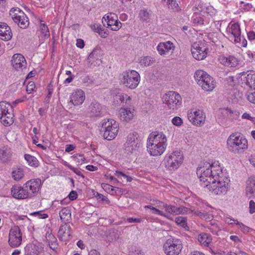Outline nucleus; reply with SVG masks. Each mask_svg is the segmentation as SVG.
I'll return each instance as SVG.
<instances>
[{
  "label": "nucleus",
  "mask_w": 255,
  "mask_h": 255,
  "mask_svg": "<svg viewBox=\"0 0 255 255\" xmlns=\"http://www.w3.org/2000/svg\"><path fill=\"white\" fill-rule=\"evenodd\" d=\"M145 208H148L150 209L151 211V213L152 214L159 215L160 216H162L163 217H166L167 219H170L169 216L168 215H167L166 214H164L162 211L151 206L150 205H146L144 207Z\"/></svg>",
  "instance_id": "37998d69"
},
{
  "label": "nucleus",
  "mask_w": 255,
  "mask_h": 255,
  "mask_svg": "<svg viewBox=\"0 0 255 255\" xmlns=\"http://www.w3.org/2000/svg\"><path fill=\"white\" fill-rule=\"evenodd\" d=\"M163 207L165 211L170 214L176 215L184 214L187 212L188 209L185 207H177L174 205L163 204Z\"/></svg>",
  "instance_id": "b1692460"
},
{
  "label": "nucleus",
  "mask_w": 255,
  "mask_h": 255,
  "mask_svg": "<svg viewBox=\"0 0 255 255\" xmlns=\"http://www.w3.org/2000/svg\"><path fill=\"white\" fill-rule=\"evenodd\" d=\"M25 255H38V247L34 245H28L25 248Z\"/></svg>",
  "instance_id": "e433bc0d"
},
{
  "label": "nucleus",
  "mask_w": 255,
  "mask_h": 255,
  "mask_svg": "<svg viewBox=\"0 0 255 255\" xmlns=\"http://www.w3.org/2000/svg\"><path fill=\"white\" fill-rule=\"evenodd\" d=\"M10 27L4 22H0V38L4 41H8L12 38Z\"/></svg>",
  "instance_id": "5701e85b"
},
{
  "label": "nucleus",
  "mask_w": 255,
  "mask_h": 255,
  "mask_svg": "<svg viewBox=\"0 0 255 255\" xmlns=\"http://www.w3.org/2000/svg\"><path fill=\"white\" fill-rule=\"evenodd\" d=\"M189 120L197 126H202L205 121V115L202 111L199 110L194 111L191 110L187 114Z\"/></svg>",
  "instance_id": "f3484780"
},
{
  "label": "nucleus",
  "mask_w": 255,
  "mask_h": 255,
  "mask_svg": "<svg viewBox=\"0 0 255 255\" xmlns=\"http://www.w3.org/2000/svg\"><path fill=\"white\" fill-rule=\"evenodd\" d=\"M89 109L91 116L100 117L102 115V107L101 104L98 102H95L92 103L89 106Z\"/></svg>",
  "instance_id": "c85d7f7f"
},
{
  "label": "nucleus",
  "mask_w": 255,
  "mask_h": 255,
  "mask_svg": "<svg viewBox=\"0 0 255 255\" xmlns=\"http://www.w3.org/2000/svg\"><path fill=\"white\" fill-rule=\"evenodd\" d=\"M10 15L14 22L20 28L25 29L28 26L29 24L28 18L19 8H12L10 11Z\"/></svg>",
  "instance_id": "ddd939ff"
},
{
  "label": "nucleus",
  "mask_w": 255,
  "mask_h": 255,
  "mask_svg": "<svg viewBox=\"0 0 255 255\" xmlns=\"http://www.w3.org/2000/svg\"><path fill=\"white\" fill-rule=\"evenodd\" d=\"M69 199L71 200H74L77 198V194L76 191H72L69 195Z\"/></svg>",
  "instance_id": "338daca9"
},
{
  "label": "nucleus",
  "mask_w": 255,
  "mask_h": 255,
  "mask_svg": "<svg viewBox=\"0 0 255 255\" xmlns=\"http://www.w3.org/2000/svg\"><path fill=\"white\" fill-rule=\"evenodd\" d=\"M250 213L253 214L255 213V202L253 200H251L249 203Z\"/></svg>",
  "instance_id": "052dcab7"
},
{
  "label": "nucleus",
  "mask_w": 255,
  "mask_h": 255,
  "mask_svg": "<svg viewBox=\"0 0 255 255\" xmlns=\"http://www.w3.org/2000/svg\"><path fill=\"white\" fill-rule=\"evenodd\" d=\"M134 110L131 108H121L120 111L119 117L123 121L128 122L133 117Z\"/></svg>",
  "instance_id": "cd10ccee"
},
{
  "label": "nucleus",
  "mask_w": 255,
  "mask_h": 255,
  "mask_svg": "<svg viewBox=\"0 0 255 255\" xmlns=\"http://www.w3.org/2000/svg\"><path fill=\"white\" fill-rule=\"evenodd\" d=\"M235 224L238 225L244 232H249L250 228L244 225L243 223L240 222L238 221H236V222H235Z\"/></svg>",
  "instance_id": "4d7b16f0"
},
{
  "label": "nucleus",
  "mask_w": 255,
  "mask_h": 255,
  "mask_svg": "<svg viewBox=\"0 0 255 255\" xmlns=\"http://www.w3.org/2000/svg\"><path fill=\"white\" fill-rule=\"evenodd\" d=\"M70 102L74 106L82 104L85 99V93L81 89L73 91L70 96Z\"/></svg>",
  "instance_id": "412c9836"
},
{
  "label": "nucleus",
  "mask_w": 255,
  "mask_h": 255,
  "mask_svg": "<svg viewBox=\"0 0 255 255\" xmlns=\"http://www.w3.org/2000/svg\"><path fill=\"white\" fill-rule=\"evenodd\" d=\"M193 213L197 216L207 221H211L213 218V216L211 214L207 212L197 210H194Z\"/></svg>",
  "instance_id": "f704fd0d"
},
{
  "label": "nucleus",
  "mask_w": 255,
  "mask_h": 255,
  "mask_svg": "<svg viewBox=\"0 0 255 255\" xmlns=\"http://www.w3.org/2000/svg\"><path fill=\"white\" fill-rule=\"evenodd\" d=\"M140 138L136 132H130L128 136L125 143V150L128 153L137 151L140 146Z\"/></svg>",
  "instance_id": "f8f14e48"
},
{
  "label": "nucleus",
  "mask_w": 255,
  "mask_h": 255,
  "mask_svg": "<svg viewBox=\"0 0 255 255\" xmlns=\"http://www.w3.org/2000/svg\"><path fill=\"white\" fill-rule=\"evenodd\" d=\"M41 185V181L39 178L30 180L24 184L29 198L37 194L39 190Z\"/></svg>",
  "instance_id": "a211bd4d"
},
{
  "label": "nucleus",
  "mask_w": 255,
  "mask_h": 255,
  "mask_svg": "<svg viewBox=\"0 0 255 255\" xmlns=\"http://www.w3.org/2000/svg\"><path fill=\"white\" fill-rule=\"evenodd\" d=\"M198 241L205 247H209L212 241L211 236L206 233L200 234L198 236Z\"/></svg>",
  "instance_id": "473e14b6"
},
{
  "label": "nucleus",
  "mask_w": 255,
  "mask_h": 255,
  "mask_svg": "<svg viewBox=\"0 0 255 255\" xmlns=\"http://www.w3.org/2000/svg\"><path fill=\"white\" fill-rule=\"evenodd\" d=\"M35 88V85L34 82H30L26 86V92L28 94L31 93Z\"/></svg>",
  "instance_id": "864d4df0"
},
{
  "label": "nucleus",
  "mask_w": 255,
  "mask_h": 255,
  "mask_svg": "<svg viewBox=\"0 0 255 255\" xmlns=\"http://www.w3.org/2000/svg\"><path fill=\"white\" fill-rule=\"evenodd\" d=\"M175 222L178 225L187 230H188L189 227L187 226V218L186 217L178 216L175 218Z\"/></svg>",
  "instance_id": "58836bf2"
},
{
  "label": "nucleus",
  "mask_w": 255,
  "mask_h": 255,
  "mask_svg": "<svg viewBox=\"0 0 255 255\" xmlns=\"http://www.w3.org/2000/svg\"><path fill=\"white\" fill-rule=\"evenodd\" d=\"M182 242L179 239L169 238L164 242L163 251L166 255H179L182 250Z\"/></svg>",
  "instance_id": "9d476101"
},
{
  "label": "nucleus",
  "mask_w": 255,
  "mask_h": 255,
  "mask_svg": "<svg viewBox=\"0 0 255 255\" xmlns=\"http://www.w3.org/2000/svg\"><path fill=\"white\" fill-rule=\"evenodd\" d=\"M169 7L171 8L174 11H179L180 8L176 0H168Z\"/></svg>",
  "instance_id": "de8ad7c7"
},
{
  "label": "nucleus",
  "mask_w": 255,
  "mask_h": 255,
  "mask_svg": "<svg viewBox=\"0 0 255 255\" xmlns=\"http://www.w3.org/2000/svg\"><path fill=\"white\" fill-rule=\"evenodd\" d=\"M123 93H118L116 95L114 100H116L117 102L120 101L121 102H124V97H123Z\"/></svg>",
  "instance_id": "bf43d9fd"
},
{
  "label": "nucleus",
  "mask_w": 255,
  "mask_h": 255,
  "mask_svg": "<svg viewBox=\"0 0 255 255\" xmlns=\"http://www.w3.org/2000/svg\"><path fill=\"white\" fill-rule=\"evenodd\" d=\"M167 141L166 136L162 132H152L149 134L147 141L148 152L154 156L161 155L166 149Z\"/></svg>",
  "instance_id": "f03ea898"
},
{
  "label": "nucleus",
  "mask_w": 255,
  "mask_h": 255,
  "mask_svg": "<svg viewBox=\"0 0 255 255\" xmlns=\"http://www.w3.org/2000/svg\"><path fill=\"white\" fill-rule=\"evenodd\" d=\"M152 16V12L150 9L143 8L139 11L138 17L141 21L149 22Z\"/></svg>",
  "instance_id": "c756f323"
},
{
  "label": "nucleus",
  "mask_w": 255,
  "mask_h": 255,
  "mask_svg": "<svg viewBox=\"0 0 255 255\" xmlns=\"http://www.w3.org/2000/svg\"><path fill=\"white\" fill-rule=\"evenodd\" d=\"M208 229L214 234H217L219 231H220L219 227L216 222H211L209 226L207 227Z\"/></svg>",
  "instance_id": "49530a36"
},
{
  "label": "nucleus",
  "mask_w": 255,
  "mask_h": 255,
  "mask_svg": "<svg viewBox=\"0 0 255 255\" xmlns=\"http://www.w3.org/2000/svg\"><path fill=\"white\" fill-rule=\"evenodd\" d=\"M52 94V90H50V89H49L48 90V94H47L46 97H45V98L44 99V102L45 104H49V103L50 100L51 99Z\"/></svg>",
  "instance_id": "680f3d73"
},
{
  "label": "nucleus",
  "mask_w": 255,
  "mask_h": 255,
  "mask_svg": "<svg viewBox=\"0 0 255 255\" xmlns=\"http://www.w3.org/2000/svg\"><path fill=\"white\" fill-rule=\"evenodd\" d=\"M11 194L12 197L17 199H25L29 198L24 185L18 186L14 185L11 189Z\"/></svg>",
  "instance_id": "aec40b11"
},
{
  "label": "nucleus",
  "mask_w": 255,
  "mask_h": 255,
  "mask_svg": "<svg viewBox=\"0 0 255 255\" xmlns=\"http://www.w3.org/2000/svg\"><path fill=\"white\" fill-rule=\"evenodd\" d=\"M102 23L104 26L110 27L113 31L118 30L122 27V23L118 20L117 15L112 12L103 17Z\"/></svg>",
  "instance_id": "2eb2a0df"
},
{
  "label": "nucleus",
  "mask_w": 255,
  "mask_h": 255,
  "mask_svg": "<svg viewBox=\"0 0 255 255\" xmlns=\"http://www.w3.org/2000/svg\"><path fill=\"white\" fill-rule=\"evenodd\" d=\"M246 77V82L249 84H255V71L250 70Z\"/></svg>",
  "instance_id": "c03bdc74"
},
{
  "label": "nucleus",
  "mask_w": 255,
  "mask_h": 255,
  "mask_svg": "<svg viewBox=\"0 0 255 255\" xmlns=\"http://www.w3.org/2000/svg\"><path fill=\"white\" fill-rule=\"evenodd\" d=\"M99 34L101 37L106 38L109 35L108 31L107 29H103Z\"/></svg>",
  "instance_id": "69168bd1"
},
{
  "label": "nucleus",
  "mask_w": 255,
  "mask_h": 255,
  "mask_svg": "<svg viewBox=\"0 0 255 255\" xmlns=\"http://www.w3.org/2000/svg\"><path fill=\"white\" fill-rule=\"evenodd\" d=\"M175 47L173 43L170 41L165 42H160L157 46V50L161 55L165 54L170 50H174Z\"/></svg>",
  "instance_id": "a878e982"
},
{
  "label": "nucleus",
  "mask_w": 255,
  "mask_h": 255,
  "mask_svg": "<svg viewBox=\"0 0 255 255\" xmlns=\"http://www.w3.org/2000/svg\"><path fill=\"white\" fill-rule=\"evenodd\" d=\"M47 241L48 242L49 247L51 249L55 251L57 249L58 244L57 239L53 234H47L46 235Z\"/></svg>",
  "instance_id": "72a5a7b5"
},
{
  "label": "nucleus",
  "mask_w": 255,
  "mask_h": 255,
  "mask_svg": "<svg viewBox=\"0 0 255 255\" xmlns=\"http://www.w3.org/2000/svg\"><path fill=\"white\" fill-rule=\"evenodd\" d=\"M115 174L118 177H119L120 175H121L123 177L126 178L128 182H131L132 180V177L127 176L126 174L121 171H116L115 173Z\"/></svg>",
  "instance_id": "6e6d98bb"
},
{
  "label": "nucleus",
  "mask_w": 255,
  "mask_h": 255,
  "mask_svg": "<svg viewBox=\"0 0 255 255\" xmlns=\"http://www.w3.org/2000/svg\"><path fill=\"white\" fill-rule=\"evenodd\" d=\"M246 95L248 100L250 103L255 104V88L248 90Z\"/></svg>",
  "instance_id": "a18cd8bd"
},
{
  "label": "nucleus",
  "mask_w": 255,
  "mask_h": 255,
  "mask_svg": "<svg viewBox=\"0 0 255 255\" xmlns=\"http://www.w3.org/2000/svg\"><path fill=\"white\" fill-rule=\"evenodd\" d=\"M194 78L199 86L204 91L210 92L215 88L216 82L206 72L199 70L195 72Z\"/></svg>",
  "instance_id": "0eeeda50"
},
{
  "label": "nucleus",
  "mask_w": 255,
  "mask_h": 255,
  "mask_svg": "<svg viewBox=\"0 0 255 255\" xmlns=\"http://www.w3.org/2000/svg\"><path fill=\"white\" fill-rule=\"evenodd\" d=\"M60 220L64 223L71 219V211L68 207L63 208L59 213Z\"/></svg>",
  "instance_id": "2f4dec72"
},
{
  "label": "nucleus",
  "mask_w": 255,
  "mask_h": 255,
  "mask_svg": "<svg viewBox=\"0 0 255 255\" xmlns=\"http://www.w3.org/2000/svg\"><path fill=\"white\" fill-rule=\"evenodd\" d=\"M183 160V154L181 151H175L167 153L162 161L167 170L175 171L181 165Z\"/></svg>",
  "instance_id": "423d86ee"
},
{
  "label": "nucleus",
  "mask_w": 255,
  "mask_h": 255,
  "mask_svg": "<svg viewBox=\"0 0 255 255\" xmlns=\"http://www.w3.org/2000/svg\"><path fill=\"white\" fill-rule=\"evenodd\" d=\"M12 175L13 179L16 181H19L24 176L23 170L21 168H15L13 169Z\"/></svg>",
  "instance_id": "ea45409f"
},
{
  "label": "nucleus",
  "mask_w": 255,
  "mask_h": 255,
  "mask_svg": "<svg viewBox=\"0 0 255 255\" xmlns=\"http://www.w3.org/2000/svg\"><path fill=\"white\" fill-rule=\"evenodd\" d=\"M246 191L247 196H249V198H251L255 192V181L253 180L247 181Z\"/></svg>",
  "instance_id": "4c0bfd02"
},
{
  "label": "nucleus",
  "mask_w": 255,
  "mask_h": 255,
  "mask_svg": "<svg viewBox=\"0 0 255 255\" xmlns=\"http://www.w3.org/2000/svg\"><path fill=\"white\" fill-rule=\"evenodd\" d=\"M76 46L80 48H83L85 46L84 40L82 39H77Z\"/></svg>",
  "instance_id": "0e129e2a"
},
{
  "label": "nucleus",
  "mask_w": 255,
  "mask_h": 255,
  "mask_svg": "<svg viewBox=\"0 0 255 255\" xmlns=\"http://www.w3.org/2000/svg\"><path fill=\"white\" fill-rule=\"evenodd\" d=\"M58 236L59 239L62 241H66L68 240L71 236L69 232H67L65 227L61 226L58 232Z\"/></svg>",
  "instance_id": "c9c22d12"
},
{
  "label": "nucleus",
  "mask_w": 255,
  "mask_h": 255,
  "mask_svg": "<svg viewBox=\"0 0 255 255\" xmlns=\"http://www.w3.org/2000/svg\"><path fill=\"white\" fill-rule=\"evenodd\" d=\"M102 187L108 193L113 194H114V187L106 183L102 184Z\"/></svg>",
  "instance_id": "8fccbe9b"
},
{
  "label": "nucleus",
  "mask_w": 255,
  "mask_h": 255,
  "mask_svg": "<svg viewBox=\"0 0 255 255\" xmlns=\"http://www.w3.org/2000/svg\"><path fill=\"white\" fill-rule=\"evenodd\" d=\"M11 150L8 147H3L0 149V160L3 162H6L10 160Z\"/></svg>",
  "instance_id": "7c9ffc66"
},
{
  "label": "nucleus",
  "mask_w": 255,
  "mask_h": 255,
  "mask_svg": "<svg viewBox=\"0 0 255 255\" xmlns=\"http://www.w3.org/2000/svg\"><path fill=\"white\" fill-rule=\"evenodd\" d=\"M172 124L176 126H180L182 124V119L179 117H175L172 120Z\"/></svg>",
  "instance_id": "13d9d810"
},
{
  "label": "nucleus",
  "mask_w": 255,
  "mask_h": 255,
  "mask_svg": "<svg viewBox=\"0 0 255 255\" xmlns=\"http://www.w3.org/2000/svg\"><path fill=\"white\" fill-rule=\"evenodd\" d=\"M227 144L229 150L234 153H243L248 147L247 140L238 133L232 134L229 137Z\"/></svg>",
  "instance_id": "7ed1b4c3"
},
{
  "label": "nucleus",
  "mask_w": 255,
  "mask_h": 255,
  "mask_svg": "<svg viewBox=\"0 0 255 255\" xmlns=\"http://www.w3.org/2000/svg\"><path fill=\"white\" fill-rule=\"evenodd\" d=\"M230 32L235 42H240L241 41V28L238 23H234L231 25Z\"/></svg>",
  "instance_id": "bb28decb"
},
{
  "label": "nucleus",
  "mask_w": 255,
  "mask_h": 255,
  "mask_svg": "<svg viewBox=\"0 0 255 255\" xmlns=\"http://www.w3.org/2000/svg\"><path fill=\"white\" fill-rule=\"evenodd\" d=\"M121 84L131 90L135 89L139 83L140 77L135 70H128L123 72L119 76Z\"/></svg>",
  "instance_id": "39448f33"
},
{
  "label": "nucleus",
  "mask_w": 255,
  "mask_h": 255,
  "mask_svg": "<svg viewBox=\"0 0 255 255\" xmlns=\"http://www.w3.org/2000/svg\"><path fill=\"white\" fill-rule=\"evenodd\" d=\"M13 107L8 102H0V121L5 127L11 125L14 122Z\"/></svg>",
  "instance_id": "6e6552de"
},
{
  "label": "nucleus",
  "mask_w": 255,
  "mask_h": 255,
  "mask_svg": "<svg viewBox=\"0 0 255 255\" xmlns=\"http://www.w3.org/2000/svg\"><path fill=\"white\" fill-rule=\"evenodd\" d=\"M219 60L222 64L229 67H236L239 64L237 59L233 56L225 57L221 55L219 57Z\"/></svg>",
  "instance_id": "393cba45"
},
{
  "label": "nucleus",
  "mask_w": 255,
  "mask_h": 255,
  "mask_svg": "<svg viewBox=\"0 0 255 255\" xmlns=\"http://www.w3.org/2000/svg\"><path fill=\"white\" fill-rule=\"evenodd\" d=\"M230 180L223 177V175H220L219 178H217L216 181L211 182L210 184H205L203 187H206L215 195H221L225 194L229 188Z\"/></svg>",
  "instance_id": "20e7f679"
},
{
  "label": "nucleus",
  "mask_w": 255,
  "mask_h": 255,
  "mask_svg": "<svg viewBox=\"0 0 255 255\" xmlns=\"http://www.w3.org/2000/svg\"><path fill=\"white\" fill-rule=\"evenodd\" d=\"M197 174L201 181L210 184L217 180L220 175H223L222 169L218 161L212 163L204 162L197 169Z\"/></svg>",
  "instance_id": "f257e3e1"
},
{
  "label": "nucleus",
  "mask_w": 255,
  "mask_h": 255,
  "mask_svg": "<svg viewBox=\"0 0 255 255\" xmlns=\"http://www.w3.org/2000/svg\"><path fill=\"white\" fill-rule=\"evenodd\" d=\"M76 162L79 164L82 163V162L85 161V158L83 154H75L71 157Z\"/></svg>",
  "instance_id": "09e8293b"
},
{
  "label": "nucleus",
  "mask_w": 255,
  "mask_h": 255,
  "mask_svg": "<svg viewBox=\"0 0 255 255\" xmlns=\"http://www.w3.org/2000/svg\"><path fill=\"white\" fill-rule=\"evenodd\" d=\"M101 125L104 138L109 140L115 138L119 132L118 123L113 119H108L103 120Z\"/></svg>",
  "instance_id": "1a4fd4ad"
},
{
  "label": "nucleus",
  "mask_w": 255,
  "mask_h": 255,
  "mask_svg": "<svg viewBox=\"0 0 255 255\" xmlns=\"http://www.w3.org/2000/svg\"><path fill=\"white\" fill-rule=\"evenodd\" d=\"M32 215L38 217L40 219H46L48 217V215L46 213H43L42 211L35 212Z\"/></svg>",
  "instance_id": "5fc2aeb1"
},
{
  "label": "nucleus",
  "mask_w": 255,
  "mask_h": 255,
  "mask_svg": "<svg viewBox=\"0 0 255 255\" xmlns=\"http://www.w3.org/2000/svg\"><path fill=\"white\" fill-rule=\"evenodd\" d=\"M66 167H67L69 169L73 171L75 173H76L77 175L83 177V175L82 174L80 171H79L78 169L73 167L72 165L68 163H66L64 164Z\"/></svg>",
  "instance_id": "603ef678"
},
{
  "label": "nucleus",
  "mask_w": 255,
  "mask_h": 255,
  "mask_svg": "<svg viewBox=\"0 0 255 255\" xmlns=\"http://www.w3.org/2000/svg\"><path fill=\"white\" fill-rule=\"evenodd\" d=\"M142 220L140 218H128L127 222L128 223H140Z\"/></svg>",
  "instance_id": "e2e57ef3"
},
{
  "label": "nucleus",
  "mask_w": 255,
  "mask_h": 255,
  "mask_svg": "<svg viewBox=\"0 0 255 255\" xmlns=\"http://www.w3.org/2000/svg\"><path fill=\"white\" fill-rule=\"evenodd\" d=\"M11 63L13 68L16 70L25 67L26 65L24 57L20 54H14L12 57Z\"/></svg>",
  "instance_id": "4be33fe9"
},
{
  "label": "nucleus",
  "mask_w": 255,
  "mask_h": 255,
  "mask_svg": "<svg viewBox=\"0 0 255 255\" xmlns=\"http://www.w3.org/2000/svg\"><path fill=\"white\" fill-rule=\"evenodd\" d=\"M153 62V59L150 56L142 57L139 59V63L144 66H150Z\"/></svg>",
  "instance_id": "79ce46f5"
},
{
  "label": "nucleus",
  "mask_w": 255,
  "mask_h": 255,
  "mask_svg": "<svg viewBox=\"0 0 255 255\" xmlns=\"http://www.w3.org/2000/svg\"><path fill=\"white\" fill-rule=\"evenodd\" d=\"M8 242L12 248H17L21 245L22 233L18 226H14L10 229Z\"/></svg>",
  "instance_id": "4468645a"
},
{
  "label": "nucleus",
  "mask_w": 255,
  "mask_h": 255,
  "mask_svg": "<svg viewBox=\"0 0 255 255\" xmlns=\"http://www.w3.org/2000/svg\"><path fill=\"white\" fill-rule=\"evenodd\" d=\"M181 100L180 95L173 91H169L163 97L165 107L172 111L176 110L180 107Z\"/></svg>",
  "instance_id": "9b49d317"
},
{
  "label": "nucleus",
  "mask_w": 255,
  "mask_h": 255,
  "mask_svg": "<svg viewBox=\"0 0 255 255\" xmlns=\"http://www.w3.org/2000/svg\"><path fill=\"white\" fill-rule=\"evenodd\" d=\"M207 48L202 42H195L191 47V51L193 57L198 60L204 59L207 55Z\"/></svg>",
  "instance_id": "dca6fc26"
},
{
  "label": "nucleus",
  "mask_w": 255,
  "mask_h": 255,
  "mask_svg": "<svg viewBox=\"0 0 255 255\" xmlns=\"http://www.w3.org/2000/svg\"><path fill=\"white\" fill-rule=\"evenodd\" d=\"M40 29L42 34H44L45 37H48L50 35L49 29L44 23H41Z\"/></svg>",
  "instance_id": "3c124183"
},
{
  "label": "nucleus",
  "mask_w": 255,
  "mask_h": 255,
  "mask_svg": "<svg viewBox=\"0 0 255 255\" xmlns=\"http://www.w3.org/2000/svg\"><path fill=\"white\" fill-rule=\"evenodd\" d=\"M87 60L91 68L99 66L102 63L100 59V49L98 48H94L88 56Z\"/></svg>",
  "instance_id": "6ab92c4d"
},
{
  "label": "nucleus",
  "mask_w": 255,
  "mask_h": 255,
  "mask_svg": "<svg viewBox=\"0 0 255 255\" xmlns=\"http://www.w3.org/2000/svg\"><path fill=\"white\" fill-rule=\"evenodd\" d=\"M24 158L29 165L34 167H37L38 166V161L35 157L26 154L24 155Z\"/></svg>",
  "instance_id": "a19ab883"
},
{
  "label": "nucleus",
  "mask_w": 255,
  "mask_h": 255,
  "mask_svg": "<svg viewBox=\"0 0 255 255\" xmlns=\"http://www.w3.org/2000/svg\"><path fill=\"white\" fill-rule=\"evenodd\" d=\"M248 37L250 40H253L255 39V32L251 31L248 33Z\"/></svg>",
  "instance_id": "774afa93"
}]
</instances>
